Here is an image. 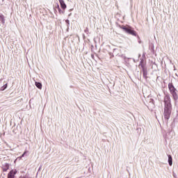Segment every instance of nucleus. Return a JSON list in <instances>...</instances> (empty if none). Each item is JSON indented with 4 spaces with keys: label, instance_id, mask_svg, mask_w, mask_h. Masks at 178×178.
Listing matches in <instances>:
<instances>
[{
    "label": "nucleus",
    "instance_id": "obj_1",
    "mask_svg": "<svg viewBox=\"0 0 178 178\" xmlns=\"http://www.w3.org/2000/svg\"><path fill=\"white\" fill-rule=\"evenodd\" d=\"M164 119L168 122L170 119V115H172V103H170V97L168 95L164 97Z\"/></svg>",
    "mask_w": 178,
    "mask_h": 178
},
{
    "label": "nucleus",
    "instance_id": "obj_2",
    "mask_svg": "<svg viewBox=\"0 0 178 178\" xmlns=\"http://www.w3.org/2000/svg\"><path fill=\"white\" fill-rule=\"evenodd\" d=\"M121 29L122 30H124V31L125 33H127L128 34H130L131 35H134V37H137V32L136 31H134V29H133V28H131V26H122L121 27Z\"/></svg>",
    "mask_w": 178,
    "mask_h": 178
},
{
    "label": "nucleus",
    "instance_id": "obj_3",
    "mask_svg": "<svg viewBox=\"0 0 178 178\" xmlns=\"http://www.w3.org/2000/svg\"><path fill=\"white\" fill-rule=\"evenodd\" d=\"M17 173V170H12L10 172H8L7 178H15V175Z\"/></svg>",
    "mask_w": 178,
    "mask_h": 178
},
{
    "label": "nucleus",
    "instance_id": "obj_4",
    "mask_svg": "<svg viewBox=\"0 0 178 178\" xmlns=\"http://www.w3.org/2000/svg\"><path fill=\"white\" fill-rule=\"evenodd\" d=\"M58 1L60 2V8L63 10V12H65V10L66 9V8H67L66 3H65V1L58 0Z\"/></svg>",
    "mask_w": 178,
    "mask_h": 178
},
{
    "label": "nucleus",
    "instance_id": "obj_5",
    "mask_svg": "<svg viewBox=\"0 0 178 178\" xmlns=\"http://www.w3.org/2000/svg\"><path fill=\"white\" fill-rule=\"evenodd\" d=\"M168 88H169L170 93L173 92V91H176V90H177L175 88V86H173V83H168Z\"/></svg>",
    "mask_w": 178,
    "mask_h": 178
},
{
    "label": "nucleus",
    "instance_id": "obj_6",
    "mask_svg": "<svg viewBox=\"0 0 178 178\" xmlns=\"http://www.w3.org/2000/svg\"><path fill=\"white\" fill-rule=\"evenodd\" d=\"M170 94H172L173 99H175V101H177V90H174L173 92H172Z\"/></svg>",
    "mask_w": 178,
    "mask_h": 178
},
{
    "label": "nucleus",
    "instance_id": "obj_7",
    "mask_svg": "<svg viewBox=\"0 0 178 178\" xmlns=\"http://www.w3.org/2000/svg\"><path fill=\"white\" fill-rule=\"evenodd\" d=\"M8 169H9V165L8 163H5L3 165V172H8Z\"/></svg>",
    "mask_w": 178,
    "mask_h": 178
},
{
    "label": "nucleus",
    "instance_id": "obj_8",
    "mask_svg": "<svg viewBox=\"0 0 178 178\" xmlns=\"http://www.w3.org/2000/svg\"><path fill=\"white\" fill-rule=\"evenodd\" d=\"M35 85L38 88H39V90H41L42 88V84L40 82H35Z\"/></svg>",
    "mask_w": 178,
    "mask_h": 178
},
{
    "label": "nucleus",
    "instance_id": "obj_9",
    "mask_svg": "<svg viewBox=\"0 0 178 178\" xmlns=\"http://www.w3.org/2000/svg\"><path fill=\"white\" fill-rule=\"evenodd\" d=\"M168 163L170 166H172V165H173V159H172V156L170 155L168 156Z\"/></svg>",
    "mask_w": 178,
    "mask_h": 178
},
{
    "label": "nucleus",
    "instance_id": "obj_10",
    "mask_svg": "<svg viewBox=\"0 0 178 178\" xmlns=\"http://www.w3.org/2000/svg\"><path fill=\"white\" fill-rule=\"evenodd\" d=\"M56 8H58V10L60 14L65 13V11L62 10L60 9V8L59 7V4H57V6Z\"/></svg>",
    "mask_w": 178,
    "mask_h": 178
},
{
    "label": "nucleus",
    "instance_id": "obj_11",
    "mask_svg": "<svg viewBox=\"0 0 178 178\" xmlns=\"http://www.w3.org/2000/svg\"><path fill=\"white\" fill-rule=\"evenodd\" d=\"M6 88H8V83H6L3 86H2L0 90L1 91H5Z\"/></svg>",
    "mask_w": 178,
    "mask_h": 178
},
{
    "label": "nucleus",
    "instance_id": "obj_12",
    "mask_svg": "<svg viewBox=\"0 0 178 178\" xmlns=\"http://www.w3.org/2000/svg\"><path fill=\"white\" fill-rule=\"evenodd\" d=\"M0 22H1V23H2L3 24H5V19H4L3 15H0Z\"/></svg>",
    "mask_w": 178,
    "mask_h": 178
},
{
    "label": "nucleus",
    "instance_id": "obj_13",
    "mask_svg": "<svg viewBox=\"0 0 178 178\" xmlns=\"http://www.w3.org/2000/svg\"><path fill=\"white\" fill-rule=\"evenodd\" d=\"M143 76L145 77V79L147 78V72L143 71Z\"/></svg>",
    "mask_w": 178,
    "mask_h": 178
},
{
    "label": "nucleus",
    "instance_id": "obj_14",
    "mask_svg": "<svg viewBox=\"0 0 178 178\" xmlns=\"http://www.w3.org/2000/svg\"><path fill=\"white\" fill-rule=\"evenodd\" d=\"M27 152H24V154L22 155V158H23V156H24V155H26Z\"/></svg>",
    "mask_w": 178,
    "mask_h": 178
}]
</instances>
